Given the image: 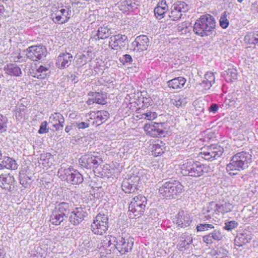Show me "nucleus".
<instances>
[{
    "label": "nucleus",
    "instance_id": "c9c22d12",
    "mask_svg": "<svg viewBox=\"0 0 258 258\" xmlns=\"http://www.w3.org/2000/svg\"><path fill=\"white\" fill-rule=\"evenodd\" d=\"M27 108L24 105L22 104L19 105L16 111V117L17 119L19 120L25 119L27 117Z\"/></svg>",
    "mask_w": 258,
    "mask_h": 258
},
{
    "label": "nucleus",
    "instance_id": "3c124183",
    "mask_svg": "<svg viewBox=\"0 0 258 258\" xmlns=\"http://www.w3.org/2000/svg\"><path fill=\"white\" fill-rule=\"evenodd\" d=\"M119 60L121 63L124 64L125 63H131L133 61V59L130 54H126L122 55V57H120Z\"/></svg>",
    "mask_w": 258,
    "mask_h": 258
},
{
    "label": "nucleus",
    "instance_id": "7ed1b4c3",
    "mask_svg": "<svg viewBox=\"0 0 258 258\" xmlns=\"http://www.w3.org/2000/svg\"><path fill=\"white\" fill-rule=\"evenodd\" d=\"M180 169L182 174L184 176L198 177L207 173L209 167L198 162H195L191 160H187L181 165Z\"/></svg>",
    "mask_w": 258,
    "mask_h": 258
},
{
    "label": "nucleus",
    "instance_id": "ea45409f",
    "mask_svg": "<svg viewBox=\"0 0 258 258\" xmlns=\"http://www.w3.org/2000/svg\"><path fill=\"white\" fill-rule=\"evenodd\" d=\"M93 96H94L96 103L101 105L106 103L107 96L106 94L95 92L94 93Z\"/></svg>",
    "mask_w": 258,
    "mask_h": 258
},
{
    "label": "nucleus",
    "instance_id": "20e7f679",
    "mask_svg": "<svg viewBox=\"0 0 258 258\" xmlns=\"http://www.w3.org/2000/svg\"><path fill=\"white\" fill-rule=\"evenodd\" d=\"M183 186L176 180H170L164 183L159 188V195L165 198H174L181 194Z\"/></svg>",
    "mask_w": 258,
    "mask_h": 258
},
{
    "label": "nucleus",
    "instance_id": "f3484780",
    "mask_svg": "<svg viewBox=\"0 0 258 258\" xmlns=\"http://www.w3.org/2000/svg\"><path fill=\"white\" fill-rule=\"evenodd\" d=\"M233 208L231 204L228 201L224 200L219 201L217 203L211 202L208 207V208H214V211L222 214L231 212Z\"/></svg>",
    "mask_w": 258,
    "mask_h": 258
},
{
    "label": "nucleus",
    "instance_id": "bf43d9fd",
    "mask_svg": "<svg viewBox=\"0 0 258 258\" xmlns=\"http://www.w3.org/2000/svg\"><path fill=\"white\" fill-rule=\"evenodd\" d=\"M64 121L58 122L53 123V127L55 129L56 131H60L62 130L63 127V124Z\"/></svg>",
    "mask_w": 258,
    "mask_h": 258
},
{
    "label": "nucleus",
    "instance_id": "37998d69",
    "mask_svg": "<svg viewBox=\"0 0 258 258\" xmlns=\"http://www.w3.org/2000/svg\"><path fill=\"white\" fill-rule=\"evenodd\" d=\"M8 119L2 114H0V133H4L7 131Z\"/></svg>",
    "mask_w": 258,
    "mask_h": 258
},
{
    "label": "nucleus",
    "instance_id": "39448f33",
    "mask_svg": "<svg viewBox=\"0 0 258 258\" xmlns=\"http://www.w3.org/2000/svg\"><path fill=\"white\" fill-rule=\"evenodd\" d=\"M147 199L145 197L139 195L134 197L128 206V216L130 218H139L145 212Z\"/></svg>",
    "mask_w": 258,
    "mask_h": 258
},
{
    "label": "nucleus",
    "instance_id": "2eb2a0df",
    "mask_svg": "<svg viewBox=\"0 0 258 258\" xmlns=\"http://www.w3.org/2000/svg\"><path fill=\"white\" fill-rule=\"evenodd\" d=\"M88 215L85 207L81 206L75 208L71 213L70 222L75 225H78L84 220Z\"/></svg>",
    "mask_w": 258,
    "mask_h": 258
},
{
    "label": "nucleus",
    "instance_id": "9b49d317",
    "mask_svg": "<svg viewBox=\"0 0 258 258\" xmlns=\"http://www.w3.org/2000/svg\"><path fill=\"white\" fill-rule=\"evenodd\" d=\"M189 9L187 4L184 2L178 1L173 4L170 8L169 17L171 20H178L182 16L183 13L187 12Z\"/></svg>",
    "mask_w": 258,
    "mask_h": 258
},
{
    "label": "nucleus",
    "instance_id": "4be33fe9",
    "mask_svg": "<svg viewBox=\"0 0 258 258\" xmlns=\"http://www.w3.org/2000/svg\"><path fill=\"white\" fill-rule=\"evenodd\" d=\"M139 180L138 177L125 179L123 180L121 188L125 193H133L137 190L136 182Z\"/></svg>",
    "mask_w": 258,
    "mask_h": 258
},
{
    "label": "nucleus",
    "instance_id": "680f3d73",
    "mask_svg": "<svg viewBox=\"0 0 258 258\" xmlns=\"http://www.w3.org/2000/svg\"><path fill=\"white\" fill-rule=\"evenodd\" d=\"M203 240L207 244H211L213 243V240L211 238L210 234L204 236L203 237Z\"/></svg>",
    "mask_w": 258,
    "mask_h": 258
},
{
    "label": "nucleus",
    "instance_id": "a18cd8bd",
    "mask_svg": "<svg viewBox=\"0 0 258 258\" xmlns=\"http://www.w3.org/2000/svg\"><path fill=\"white\" fill-rule=\"evenodd\" d=\"M90 53H91V52L87 51L86 53L79 56L77 61L80 65H84L87 62L88 56H89Z\"/></svg>",
    "mask_w": 258,
    "mask_h": 258
},
{
    "label": "nucleus",
    "instance_id": "864d4df0",
    "mask_svg": "<svg viewBox=\"0 0 258 258\" xmlns=\"http://www.w3.org/2000/svg\"><path fill=\"white\" fill-rule=\"evenodd\" d=\"M238 225V223L235 221H230L225 223V229L227 230H231L236 228Z\"/></svg>",
    "mask_w": 258,
    "mask_h": 258
},
{
    "label": "nucleus",
    "instance_id": "aec40b11",
    "mask_svg": "<svg viewBox=\"0 0 258 258\" xmlns=\"http://www.w3.org/2000/svg\"><path fill=\"white\" fill-rule=\"evenodd\" d=\"M73 55L69 53H62L59 54L57 57L56 66L60 69H63L68 67L72 63Z\"/></svg>",
    "mask_w": 258,
    "mask_h": 258
},
{
    "label": "nucleus",
    "instance_id": "49530a36",
    "mask_svg": "<svg viewBox=\"0 0 258 258\" xmlns=\"http://www.w3.org/2000/svg\"><path fill=\"white\" fill-rule=\"evenodd\" d=\"M189 24L187 22H184L178 24L177 30L178 31L181 32L182 33H186L187 31V28Z\"/></svg>",
    "mask_w": 258,
    "mask_h": 258
},
{
    "label": "nucleus",
    "instance_id": "e433bc0d",
    "mask_svg": "<svg viewBox=\"0 0 258 258\" xmlns=\"http://www.w3.org/2000/svg\"><path fill=\"white\" fill-rule=\"evenodd\" d=\"M49 73L48 68L41 66L37 69L34 77L39 79H44L47 77Z\"/></svg>",
    "mask_w": 258,
    "mask_h": 258
},
{
    "label": "nucleus",
    "instance_id": "4468645a",
    "mask_svg": "<svg viewBox=\"0 0 258 258\" xmlns=\"http://www.w3.org/2000/svg\"><path fill=\"white\" fill-rule=\"evenodd\" d=\"M116 248L121 254H124L130 251L134 244V240L132 238L125 239L119 236L116 241Z\"/></svg>",
    "mask_w": 258,
    "mask_h": 258
},
{
    "label": "nucleus",
    "instance_id": "4d7b16f0",
    "mask_svg": "<svg viewBox=\"0 0 258 258\" xmlns=\"http://www.w3.org/2000/svg\"><path fill=\"white\" fill-rule=\"evenodd\" d=\"M108 238L110 240V241H109V247L112 246L111 247H115L116 248V243H117L116 241H117L118 237L112 236L111 235H108Z\"/></svg>",
    "mask_w": 258,
    "mask_h": 258
},
{
    "label": "nucleus",
    "instance_id": "f8f14e48",
    "mask_svg": "<svg viewBox=\"0 0 258 258\" xmlns=\"http://www.w3.org/2000/svg\"><path fill=\"white\" fill-rule=\"evenodd\" d=\"M102 162L101 158L89 154L83 155L79 160L80 166L87 169L97 168Z\"/></svg>",
    "mask_w": 258,
    "mask_h": 258
},
{
    "label": "nucleus",
    "instance_id": "5fc2aeb1",
    "mask_svg": "<svg viewBox=\"0 0 258 258\" xmlns=\"http://www.w3.org/2000/svg\"><path fill=\"white\" fill-rule=\"evenodd\" d=\"M172 101V104L177 107L181 106L183 103V100L180 96L175 97Z\"/></svg>",
    "mask_w": 258,
    "mask_h": 258
},
{
    "label": "nucleus",
    "instance_id": "6e6d98bb",
    "mask_svg": "<svg viewBox=\"0 0 258 258\" xmlns=\"http://www.w3.org/2000/svg\"><path fill=\"white\" fill-rule=\"evenodd\" d=\"M108 235L106 236L103 238L101 240V246L103 247L104 248H107L109 247V241H110V239H108Z\"/></svg>",
    "mask_w": 258,
    "mask_h": 258
},
{
    "label": "nucleus",
    "instance_id": "603ef678",
    "mask_svg": "<svg viewBox=\"0 0 258 258\" xmlns=\"http://www.w3.org/2000/svg\"><path fill=\"white\" fill-rule=\"evenodd\" d=\"M47 122L46 121L42 122L40 126V128L38 130V133L40 134H42L47 133L48 132V128L47 127Z\"/></svg>",
    "mask_w": 258,
    "mask_h": 258
},
{
    "label": "nucleus",
    "instance_id": "ddd939ff",
    "mask_svg": "<svg viewBox=\"0 0 258 258\" xmlns=\"http://www.w3.org/2000/svg\"><path fill=\"white\" fill-rule=\"evenodd\" d=\"M147 134L153 137H159L164 136V124L162 123H154L153 124H145L144 127Z\"/></svg>",
    "mask_w": 258,
    "mask_h": 258
},
{
    "label": "nucleus",
    "instance_id": "6ab92c4d",
    "mask_svg": "<svg viewBox=\"0 0 258 258\" xmlns=\"http://www.w3.org/2000/svg\"><path fill=\"white\" fill-rule=\"evenodd\" d=\"M112 34L111 30L108 26H100L97 30L92 32L91 38L95 40L105 39L108 38Z\"/></svg>",
    "mask_w": 258,
    "mask_h": 258
},
{
    "label": "nucleus",
    "instance_id": "5701e85b",
    "mask_svg": "<svg viewBox=\"0 0 258 258\" xmlns=\"http://www.w3.org/2000/svg\"><path fill=\"white\" fill-rule=\"evenodd\" d=\"M191 222L189 214L183 211L179 212L176 217V224L180 228L188 226Z\"/></svg>",
    "mask_w": 258,
    "mask_h": 258
},
{
    "label": "nucleus",
    "instance_id": "c756f323",
    "mask_svg": "<svg viewBox=\"0 0 258 258\" xmlns=\"http://www.w3.org/2000/svg\"><path fill=\"white\" fill-rule=\"evenodd\" d=\"M164 144L162 141L155 142L151 148L152 154L155 157L159 156L164 152Z\"/></svg>",
    "mask_w": 258,
    "mask_h": 258
},
{
    "label": "nucleus",
    "instance_id": "58836bf2",
    "mask_svg": "<svg viewBox=\"0 0 258 258\" xmlns=\"http://www.w3.org/2000/svg\"><path fill=\"white\" fill-rule=\"evenodd\" d=\"M226 73L225 79L227 82H233L237 79V72L236 69H228Z\"/></svg>",
    "mask_w": 258,
    "mask_h": 258
},
{
    "label": "nucleus",
    "instance_id": "412c9836",
    "mask_svg": "<svg viewBox=\"0 0 258 258\" xmlns=\"http://www.w3.org/2000/svg\"><path fill=\"white\" fill-rule=\"evenodd\" d=\"M133 46H134V50L137 51H144L147 50L149 45V40L146 35H140L136 38L132 43Z\"/></svg>",
    "mask_w": 258,
    "mask_h": 258
},
{
    "label": "nucleus",
    "instance_id": "72a5a7b5",
    "mask_svg": "<svg viewBox=\"0 0 258 258\" xmlns=\"http://www.w3.org/2000/svg\"><path fill=\"white\" fill-rule=\"evenodd\" d=\"M64 218H66L64 216L53 210L50 216V221L53 225H58L64 220Z\"/></svg>",
    "mask_w": 258,
    "mask_h": 258
},
{
    "label": "nucleus",
    "instance_id": "1a4fd4ad",
    "mask_svg": "<svg viewBox=\"0 0 258 258\" xmlns=\"http://www.w3.org/2000/svg\"><path fill=\"white\" fill-rule=\"evenodd\" d=\"M223 151V148L220 146L214 144L202 148L200 154L202 158L212 161L220 157Z\"/></svg>",
    "mask_w": 258,
    "mask_h": 258
},
{
    "label": "nucleus",
    "instance_id": "338daca9",
    "mask_svg": "<svg viewBox=\"0 0 258 258\" xmlns=\"http://www.w3.org/2000/svg\"><path fill=\"white\" fill-rule=\"evenodd\" d=\"M72 128V126L71 125H67L65 127V131L67 133H69Z\"/></svg>",
    "mask_w": 258,
    "mask_h": 258
},
{
    "label": "nucleus",
    "instance_id": "69168bd1",
    "mask_svg": "<svg viewBox=\"0 0 258 258\" xmlns=\"http://www.w3.org/2000/svg\"><path fill=\"white\" fill-rule=\"evenodd\" d=\"M94 103H96V101L95 99L94 96L93 95V97L91 98H89L88 100L87 101V103L88 105H92Z\"/></svg>",
    "mask_w": 258,
    "mask_h": 258
},
{
    "label": "nucleus",
    "instance_id": "a19ab883",
    "mask_svg": "<svg viewBox=\"0 0 258 258\" xmlns=\"http://www.w3.org/2000/svg\"><path fill=\"white\" fill-rule=\"evenodd\" d=\"M35 251L31 253L32 258H45V251L40 246L35 247Z\"/></svg>",
    "mask_w": 258,
    "mask_h": 258
},
{
    "label": "nucleus",
    "instance_id": "c85d7f7f",
    "mask_svg": "<svg viewBox=\"0 0 258 258\" xmlns=\"http://www.w3.org/2000/svg\"><path fill=\"white\" fill-rule=\"evenodd\" d=\"M39 161L44 167L48 168L53 164L54 157L49 153H43L40 155Z\"/></svg>",
    "mask_w": 258,
    "mask_h": 258
},
{
    "label": "nucleus",
    "instance_id": "052dcab7",
    "mask_svg": "<svg viewBox=\"0 0 258 258\" xmlns=\"http://www.w3.org/2000/svg\"><path fill=\"white\" fill-rule=\"evenodd\" d=\"M76 124L79 129H84L89 126V124L86 122H77Z\"/></svg>",
    "mask_w": 258,
    "mask_h": 258
},
{
    "label": "nucleus",
    "instance_id": "473e14b6",
    "mask_svg": "<svg viewBox=\"0 0 258 258\" xmlns=\"http://www.w3.org/2000/svg\"><path fill=\"white\" fill-rule=\"evenodd\" d=\"M192 242V239L190 236L183 235L181 237L180 242L177 245V248L180 251H184L186 246Z\"/></svg>",
    "mask_w": 258,
    "mask_h": 258
},
{
    "label": "nucleus",
    "instance_id": "f257e3e1",
    "mask_svg": "<svg viewBox=\"0 0 258 258\" xmlns=\"http://www.w3.org/2000/svg\"><path fill=\"white\" fill-rule=\"evenodd\" d=\"M252 161L251 152L242 151L233 155L227 165L226 170L230 175H236L240 170L247 168Z\"/></svg>",
    "mask_w": 258,
    "mask_h": 258
},
{
    "label": "nucleus",
    "instance_id": "a211bd4d",
    "mask_svg": "<svg viewBox=\"0 0 258 258\" xmlns=\"http://www.w3.org/2000/svg\"><path fill=\"white\" fill-rule=\"evenodd\" d=\"M89 118L93 119V124L99 125L104 122L109 118V113L104 110H100L96 112H91L89 114Z\"/></svg>",
    "mask_w": 258,
    "mask_h": 258
},
{
    "label": "nucleus",
    "instance_id": "13d9d810",
    "mask_svg": "<svg viewBox=\"0 0 258 258\" xmlns=\"http://www.w3.org/2000/svg\"><path fill=\"white\" fill-rule=\"evenodd\" d=\"M13 60L15 62H22L25 61V57H23L20 53L17 55L16 54H14L12 56Z\"/></svg>",
    "mask_w": 258,
    "mask_h": 258
},
{
    "label": "nucleus",
    "instance_id": "423d86ee",
    "mask_svg": "<svg viewBox=\"0 0 258 258\" xmlns=\"http://www.w3.org/2000/svg\"><path fill=\"white\" fill-rule=\"evenodd\" d=\"M58 175L61 180H66L73 184H80L83 181L82 175L73 168H61L58 171Z\"/></svg>",
    "mask_w": 258,
    "mask_h": 258
},
{
    "label": "nucleus",
    "instance_id": "0eeeda50",
    "mask_svg": "<svg viewBox=\"0 0 258 258\" xmlns=\"http://www.w3.org/2000/svg\"><path fill=\"white\" fill-rule=\"evenodd\" d=\"M72 14L71 8L70 6H61L54 8L52 10L51 17L55 23L59 24L67 22Z\"/></svg>",
    "mask_w": 258,
    "mask_h": 258
},
{
    "label": "nucleus",
    "instance_id": "4c0bfd02",
    "mask_svg": "<svg viewBox=\"0 0 258 258\" xmlns=\"http://www.w3.org/2000/svg\"><path fill=\"white\" fill-rule=\"evenodd\" d=\"M3 159L5 168L11 170H16L17 169L18 165L16 161L13 158L9 157H5Z\"/></svg>",
    "mask_w": 258,
    "mask_h": 258
},
{
    "label": "nucleus",
    "instance_id": "09e8293b",
    "mask_svg": "<svg viewBox=\"0 0 258 258\" xmlns=\"http://www.w3.org/2000/svg\"><path fill=\"white\" fill-rule=\"evenodd\" d=\"M212 228H214V226L213 225L209 224H201L197 226V229L198 231H206Z\"/></svg>",
    "mask_w": 258,
    "mask_h": 258
},
{
    "label": "nucleus",
    "instance_id": "b1692460",
    "mask_svg": "<svg viewBox=\"0 0 258 258\" xmlns=\"http://www.w3.org/2000/svg\"><path fill=\"white\" fill-rule=\"evenodd\" d=\"M15 181L13 176L10 174H2L0 175V186L1 187L9 191H11L14 187L13 185Z\"/></svg>",
    "mask_w": 258,
    "mask_h": 258
},
{
    "label": "nucleus",
    "instance_id": "2f4dec72",
    "mask_svg": "<svg viewBox=\"0 0 258 258\" xmlns=\"http://www.w3.org/2000/svg\"><path fill=\"white\" fill-rule=\"evenodd\" d=\"M244 41L247 44L258 46V31L247 34L244 37Z\"/></svg>",
    "mask_w": 258,
    "mask_h": 258
},
{
    "label": "nucleus",
    "instance_id": "dca6fc26",
    "mask_svg": "<svg viewBox=\"0 0 258 258\" xmlns=\"http://www.w3.org/2000/svg\"><path fill=\"white\" fill-rule=\"evenodd\" d=\"M127 42V37L125 35L117 34L109 38V46L114 50L124 48Z\"/></svg>",
    "mask_w": 258,
    "mask_h": 258
},
{
    "label": "nucleus",
    "instance_id": "774afa93",
    "mask_svg": "<svg viewBox=\"0 0 258 258\" xmlns=\"http://www.w3.org/2000/svg\"><path fill=\"white\" fill-rule=\"evenodd\" d=\"M4 168H5V166L4 164V161L3 159L2 162L0 163V170L3 169Z\"/></svg>",
    "mask_w": 258,
    "mask_h": 258
},
{
    "label": "nucleus",
    "instance_id": "8fccbe9b",
    "mask_svg": "<svg viewBox=\"0 0 258 258\" xmlns=\"http://www.w3.org/2000/svg\"><path fill=\"white\" fill-rule=\"evenodd\" d=\"M212 240L219 241L222 238V235L221 232L218 230H214L213 232L210 233Z\"/></svg>",
    "mask_w": 258,
    "mask_h": 258
},
{
    "label": "nucleus",
    "instance_id": "c03bdc74",
    "mask_svg": "<svg viewBox=\"0 0 258 258\" xmlns=\"http://www.w3.org/2000/svg\"><path fill=\"white\" fill-rule=\"evenodd\" d=\"M227 16L226 12H224L222 14L219 20L220 25L223 29L227 28L229 24V22L227 18Z\"/></svg>",
    "mask_w": 258,
    "mask_h": 258
},
{
    "label": "nucleus",
    "instance_id": "7c9ffc66",
    "mask_svg": "<svg viewBox=\"0 0 258 258\" xmlns=\"http://www.w3.org/2000/svg\"><path fill=\"white\" fill-rule=\"evenodd\" d=\"M5 71L6 73L13 76H20L22 74L21 69L15 63L7 64L5 68Z\"/></svg>",
    "mask_w": 258,
    "mask_h": 258
},
{
    "label": "nucleus",
    "instance_id": "e2e57ef3",
    "mask_svg": "<svg viewBox=\"0 0 258 258\" xmlns=\"http://www.w3.org/2000/svg\"><path fill=\"white\" fill-rule=\"evenodd\" d=\"M219 108V106L217 104H212L209 108V111L210 112L216 113Z\"/></svg>",
    "mask_w": 258,
    "mask_h": 258
},
{
    "label": "nucleus",
    "instance_id": "0e129e2a",
    "mask_svg": "<svg viewBox=\"0 0 258 258\" xmlns=\"http://www.w3.org/2000/svg\"><path fill=\"white\" fill-rule=\"evenodd\" d=\"M20 183L25 187L27 186L28 181L26 179H25V176L20 177Z\"/></svg>",
    "mask_w": 258,
    "mask_h": 258
},
{
    "label": "nucleus",
    "instance_id": "f704fd0d",
    "mask_svg": "<svg viewBox=\"0 0 258 258\" xmlns=\"http://www.w3.org/2000/svg\"><path fill=\"white\" fill-rule=\"evenodd\" d=\"M54 210L56 211L58 213L61 214L66 217L70 211L69 204L66 202H61L57 204Z\"/></svg>",
    "mask_w": 258,
    "mask_h": 258
},
{
    "label": "nucleus",
    "instance_id": "393cba45",
    "mask_svg": "<svg viewBox=\"0 0 258 258\" xmlns=\"http://www.w3.org/2000/svg\"><path fill=\"white\" fill-rule=\"evenodd\" d=\"M139 3L137 0H125L122 2L119 6V10L123 13L137 9Z\"/></svg>",
    "mask_w": 258,
    "mask_h": 258
},
{
    "label": "nucleus",
    "instance_id": "79ce46f5",
    "mask_svg": "<svg viewBox=\"0 0 258 258\" xmlns=\"http://www.w3.org/2000/svg\"><path fill=\"white\" fill-rule=\"evenodd\" d=\"M49 120L51 122L55 123L58 122L64 121V118L63 115L60 113H54L52 114L49 117Z\"/></svg>",
    "mask_w": 258,
    "mask_h": 258
},
{
    "label": "nucleus",
    "instance_id": "9d476101",
    "mask_svg": "<svg viewBox=\"0 0 258 258\" xmlns=\"http://www.w3.org/2000/svg\"><path fill=\"white\" fill-rule=\"evenodd\" d=\"M47 54L46 47L42 45H33L26 50L27 58L33 61H37L45 57Z\"/></svg>",
    "mask_w": 258,
    "mask_h": 258
},
{
    "label": "nucleus",
    "instance_id": "a878e982",
    "mask_svg": "<svg viewBox=\"0 0 258 258\" xmlns=\"http://www.w3.org/2000/svg\"><path fill=\"white\" fill-rule=\"evenodd\" d=\"M168 10V7L165 0H162L154 9L155 16L158 19H161Z\"/></svg>",
    "mask_w": 258,
    "mask_h": 258
},
{
    "label": "nucleus",
    "instance_id": "de8ad7c7",
    "mask_svg": "<svg viewBox=\"0 0 258 258\" xmlns=\"http://www.w3.org/2000/svg\"><path fill=\"white\" fill-rule=\"evenodd\" d=\"M157 114L155 112L149 111L142 114V117L149 120H153L157 117Z\"/></svg>",
    "mask_w": 258,
    "mask_h": 258
},
{
    "label": "nucleus",
    "instance_id": "cd10ccee",
    "mask_svg": "<svg viewBox=\"0 0 258 258\" xmlns=\"http://www.w3.org/2000/svg\"><path fill=\"white\" fill-rule=\"evenodd\" d=\"M186 80L182 77L175 78L167 82L168 86L173 89H180L183 87Z\"/></svg>",
    "mask_w": 258,
    "mask_h": 258
},
{
    "label": "nucleus",
    "instance_id": "f03ea898",
    "mask_svg": "<svg viewBox=\"0 0 258 258\" xmlns=\"http://www.w3.org/2000/svg\"><path fill=\"white\" fill-rule=\"evenodd\" d=\"M216 27L214 18L210 15H203L197 20L194 26L195 33L201 37L212 34Z\"/></svg>",
    "mask_w": 258,
    "mask_h": 258
},
{
    "label": "nucleus",
    "instance_id": "6e6552de",
    "mask_svg": "<svg viewBox=\"0 0 258 258\" xmlns=\"http://www.w3.org/2000/svg\"><path fill=\"white\" fill-rule=\"evenodd\" d=\"M108 217L105 214H97L91 225L92 232L97 235L105 233L108 227Z\"/></svg>",
    "mask_w": 258,
    "mask_h": 258
},
{
    "label": "nucleus",
    "instance_id": "bb28decb",
    "mask_svg": "<svg viewBox=\"0 0 258 258\" xmlns=\"http://www.w3.org/2000/svg\"><path fill=\"white\" fill-rule=\"evenodd\" d=\"M215 76L212 72H207L204 76V78L202 83H200V86L205 90L209 89L215 82Z\"/></svg>",
    "mask_w": 258,
    "mask_h": 258
}]
</instances>
